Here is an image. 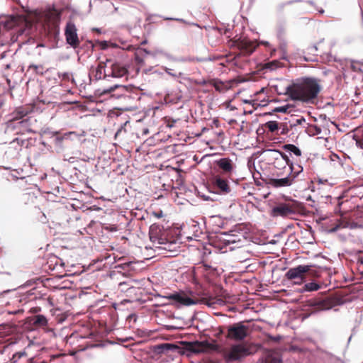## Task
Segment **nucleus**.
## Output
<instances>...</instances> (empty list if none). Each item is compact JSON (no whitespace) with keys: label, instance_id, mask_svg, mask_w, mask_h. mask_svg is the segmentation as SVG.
Segmentation results:
<instances>
[{"label":"nucleus","instance_id":"1","mask_svg":"<svg viewBox=\"0 0 363 363\" xmlns=\"http://www.w3.org/2000/svg\"><path fill=\"white\" fill-rule=\"evenodd\" d=\"M321 91L320 80L314 77L296 79L284 92L291 100L314 104Z\"/></svg>","mask_w":363,"mask_h":363},{"label":"nucleus","instance_id":"2","mask_svg":"<svg viewBox=\"0 0 363 363\" xmlns=\"http://www.w3.org/2000/svg\"><path fill=\"white\" fill-rule=\"evenodd\" d=\"M296 171H286L287 176L279 179H270L269 184L275 188L290 186L298 181L300 175L303 172V167L300 164H297Z\"/></svg>","mask_w":363,"mask_h":363},{"label":"nucleus","instance_id":"3","mask_svg":"<svg viewBox=\"0 0 363 363\" xmlns=\"http://www.w3.org/2000/svg\"><path fill=\"white\" fill-rule=\"evenodd\" d=\"M184 348L186 352H190L194 354H201L218 350V346L214 342L194 341L184 342Z\"/></svg>","mask_w":363,"mask_h":363},{"label":"nucleus","instance_id":"4","mask_svg":"<svg viewBox=\"0 0 363 363\" xmlns=\"http://www.w3.org/2000/svg\"><path fill=\"white\" fill-rule=\"evenodd\" d=\"M108 67L106 70H104V78L113 77L127 79L128 70L126 65L118 61H113L111 59L107 60Z\"/></svg>","mask_w":363,"mask_h":363},{"label":"nucleus","instance_id":"5","mask_svg":"<svg viewBox=\"0 0 363 363\" xmlns=\"http://www.w3.org/2000/svg\"><path fill=\"white\" fill-rule=\"evenodd\" d=\"M308 265H298L289 269L285 274L287 279L293 281L295 284H301L306 281V274L309 272Z\"/></svg>","mask_w":363,"mask_h":363},{"label":"nucleus","instance_id":"6","mask_svg":"<svg viewBox=\"0 0 363 363\" xmlns=\"http://www.w3.org/2000/svg\"><path fill=\"white\" fill-rule=\"evenodd\" d=\"M35 105L28 104L17 107L11 114V118L8 121V125H16V122L30 117L29 115L34 111Z\"/></svg>","mask_w":363,"mask_h":363},{"label":"nucleus","instance_id":"7","mask_svg":"<svg viewBox=\"0 0 363 363\" xmlns=\"http://www.w3.org/2000/svg\"><path fill=\"white\" fill-rule=\"evenodd\" d=\"M231 47H235L240 50L243 55H251L258 46V43L255 40H251L247 38H239L231 40Z\"/></svg>","mask_w":363,"mask_h":363},{"label":"nucleus","instance_id":"8","mask_svg":"<svg viewBox=\"0 0 363 363\" xmlns=\"http://www.w3.org/2000/svg\"><path fill=\"white\" fill-rule=\"evenodd\" d=\"M249 327L244 325L243 322L234 323L228 329L227 337L234 340H242L248 335Z\"/></svg>","mask_w":363,"mask_h":363},{"label":"nucleus","instance_id":"9","mask_svg":"<svg viewBox=\"0 0 363 363\" xmlns=\"http://www.w3.org/2000/svg\"><path fill=\"white\" fill-rule=\"evenodd\" d=\"M250 354L249 349L245 345H235L225 354V359L227 362H233L246 357Z\"/></svg>","mask_w":363,"mask_h":363},{"label":"nucleus","instance_id":"10","mask_svg":"<svg viewBox=\"0 0 363 363\" xmlns=\"http://www.w3.org/2000/svg\"><path fill=\"white\" fill-rule=\"evenodd\" d=\"M77 30L75 25L72 23H68L65 30L67 43L74 49L78 48L80 43Z\"/></svg>","mask_w":363,"mask_h":363},{"label":"nucleus","instance_id":"11","mask_svg":"<svg viewBox=\"0 0 363 363\" xmlns=\"http://www.w3.org/2000/svg\"><path fill=\"white\" fill-rule=\"evenodd\" d=\"M163 297L167 300L175 301L176 303L186 306L194 305L196 303V301L187 296L184 291L176 292L174 294H169Z\"/></svg>","mask_w":363,"mask_h":363},{"label":"nucleus","instance_id":"12","mask_svg":"<svg viewBox=\"0 0 363 363\" xmlns=\"http://www.w3.org/2000/svg\"><path fill=\"white\" fill-rule=\"evenodd\" d=\"M311 306L315 311L329 310L335 306V300L331 297L314 300Z\"/></svg>","mask_w":363,"mask_h":363},{"label":"nucleus","instance_id":"13","mask_svg":"<svg viewBox=\"0 0 363 363\" xmlns=\"http://www.w3.org/2000/svg\"><path fill=\"white\" fill-rule=\"evenodd\" d=\"M257 363H283L281 354L275 350H266Z\"/></svg>","mask_w":363,"mask_h":363},{"label":"nucleus","instance_id":"14","mask_svg":"<svg viewBox=\"0 0 363 363\" xmlns=\"http://www.w3.org/2000/svg\"><path fill=\"white\" fill-rule=\"evenodd\" d=\"M16 125H8L9 128L12 130H17V133H30L33 132L31 128V117H27L25 119L21 120L19 121L16 122Z\"/></svg>","mask_w":363,"mask_h":363},{"label":"nucleus","instance_id":"15","mask_svg":"<svg viewBox=\"0 0 363 363\" xmlns=\"http://www.w3.org/2000/svg\"><path fill=\"white\" fill-rule=\"evenodd\" d=\"M318 47L317 45H308L306 48L301 50L300 57H303V60L306 62L315 61V57L318 55Z\"/></svg>","mask_w":363,"mask_h":363},{"label":"nucleus","instance_id":"16","mask_svg":"<svg viewBox=\"0 0 363 363\" xmlns=\"http://www.w3.org/2000/svg\"><path fill=\"white\" fill-rule=\"evenodd\" d=\"M214 187L219 191L220 194H228L230 191V188L228 184V182L220 177V176H216L214 178L213 182Z\"/></svg>","mask_w":363,"mask_h":363},{"label":"nucleus","instance_id":"17","mask_svg":"<svg viewBox=\"0 0 363 363\" xmlns=\"http://www.w3.org/2000/svg\"><path fill=\"white\" fill-rule=\"evenodd\" d=\"M294 212L291 207L286 203H281L272 208L273 216H286Z\"/></svg>","mask_w":363,"mask_h":363},{"label":"nucleus","instance_id":"18","mask_svg":"<svg viewBox=\"0 0 363 363\" xmlns=\"http://www.w3.org/2000/svg\"><path fill=\"white\" fill-rule=\"evenodd\" d=\"M217 165L225 174H230L234 168V164L229 158L220 159L217 161Z\"/></svg>","mask_w":363,"mask_h":363},{"label":"nucleus","instance_id":"19","mask_svg":"<svg viewBox=\"0 0 363 363\" xmlns=\"http://www.w3.org/2000/svg\"><path fill=\"white\" fill-rule=\"evenodd\" d=\"M161 230L159 225H152L150 228L149 235L150 239L152 242H156L161 244L162 242L161 241L162 239L160 238Z\"/></svg>","mask_w":363,"mask_h":363},{"label":"nucleus","instance_id":"20","mask_svg":"<svg viewBox=\"0 0 363 363\" xmlns=\"http://www.w3.org/2000/svg\"><path fill=\"white\" fill-rule=\"evenodd\" d=\"M277 153H278L279 155V158H281L283 159L286 163L288 164V169L287 170L289 171H291V172H293V171H296V169H297V164H298V160H296V161H293V160H291L289 157V156L287 155H286L284 152H282L281 151H276Z\"/></svg>","mask_w":363,"mask_h":363},{"label":"nucleus","instance_id":"21","mask_svg":"<svg viewBox=\"0 0 363 363\" xmlns=\"http://www.w3.org/2000/svg\"><path fill=\"white\" fill-rule=\"evenodd\" d=\"M108 67L107 60L106 62H100L93 72L94 77L96 80H99L104 78V70H106Z\"/></svg>","mask_w":363,"mask_h":363},{"label":"nucleus","instance_id":"22","mask_svg":"<svg viewBox=\"0 0 363 363\" xmlns=\"http://www.w3.org/2000/svg\"><path fill=\"white\" fill-rule=\"evenodd\" d=\"M208 83L213 86L215 89L220 93H224L229 89L227 84L216 79H208Z\"/></svg>","mask_w":363,"mask_h":363},{"label":"nucleus","instance_id":"23","mask_svg":"<svg viewBox=\"0 0 363 363\" xmlns=\"http://www.w3.org/2000/svg\"><path fill=\"white\" fill-rule=\"evenodd\" d=\"M147 54L146 51L143 49H138L134 55L135 61L138 66L137 72H139L140 67L144 65V56Z\"/></svg>","mask_w":363,"mask_h":363},{"label":"nucleus","instance_id":"24","mask_svg":"<svg viewBox=\"0 0 363 363\" xmlns=\"http://www.w3.org/2000/svg\"><path fill=\"white\" fill-rule=\"evenodd\" d=\"M287 166H288V164L286 163V162L283 159L278 158V157L274 158V167L275 169L280 171V172L277 173V176H279V177L282 176L284 174V172H282L281 170L288 169L286 167Z\"/></svg>","mask_w":363,"mask_h":363},{"label":"nucleus","instance_id":"25","mask_svg":"<svg viewBox=\"0 0 363 363\" xmlns=\"http://www.w3.org/2000/svg\"><path fill=\"white\" fill-rule=\"evenodd\" d=\"M116 89H120L123 91H124V97H128L129 96L127 94V93L128 92V87L125 86H121V85H114V86H111L110 88L107 89H104L101 91V92L100 93L101 95H104V94H110L113 91H114Z\"/></svg>","mask_w":363,"mask_h":363},{"label":"nucleus","instance_id":"26","mask_svg":"<svg viewBox=\"0 0 363 363\" xmlns=\"http://www.w3.org/2000/svg\"><path fill=\"white\" fill-rule=\"evenodd\" d=\"M283 149L291 154H294L297 157H300L302 155L301 150L293 144H286L283 146Z\"/></svg>","mask_w":363,"mask_h":363},{"label":"nucleus","instance_id":"27","mask_svg":"<svg viewBox=\"0 0 363 363\" xmlns=\"http://www.w3.org/2000/svg\"><path fill=\"white\" fill-rule=\"evenodd\" d=\"M33 324L36 327H44L48 325V320L43 315H37L33 318Z\"/></svg>","mask_w":363,"mask_h":363},{"label":"nucleus","instance_id":"28","mask_svg":"<svg viewBox=\"0 0 363 363\" xmlns=\"http://www.w3.org/2000/svg\"><path fill=\"white\" fill-rule=\"evenodd\" d=\"M265 127L268 129L269 131L272 133L277 131L281 128V126H279V123L274 121L266 123Z\"/></svg>","mask_w":363,"mask_h":363},{"label":"nucleus","instance_id":"29","mask_svg":"<svg viewBox=\"0 0 363 363\" xmlns=\"http://www.w3.org/2000/svg\"><path fill=\"white\" fill-rule=\"evenodd\" d=\"M320 288V286L315 282H310L306 284L303 286V290L306 291H318Z\"/></svg>","mask_w":363,"mask_h":363},{"label":"nucleus","instance_id":"30","mask_svg":"<svg viewBox=\"0 0 363 363\" xmlns=\"http://www.w3.org/2000/svg\"><path fill=\"white\" fill-rule=\"evenodd\" d=\"M281 62L278 60H273L272 62H267L265 64V68L269 69H274L277 67H281Z\"/></svg>","mask_w":363,"mask_h":363},{"label":"nucleus","instance_id":"31","mask_svg":"<svg viewBox=\"0 0 363 363\" xmlns=\"http://www.w3.org/2000/svg\"><path fill=\"white\" fill-rule=\"evenodd\" d=\"M347 222H344L338 220L335 225L330 229V232H335L340 228H345L347 226Z\"/></svg>","mask_w":363,"mask_h":363},{"label":"nucleus","instance_id":"32","mask_svg":"<svg viewBox=\"0 0 363 363\" xmlns=\"http://www.w3.org/2000/svg\"><path fill=\"white\" fill-rule=\"evenodd\" d=\"M29 69H33L36 74H43V65H30L28 67Z\"/></svg>","mask_w":363,"mask_h":363},{"label":"nucleus","instance_id":"33","mask_svg":"<svg viewBox=\"0 0 363 363\" xmlns=\"http://www.w3.org/2000/svg\"><path fill=\"white\" fill-rule=\"evenodd\" d=\"M59 77L63 80L69 81L72 78V75L69 72L59 73Z\"/></svg>","mask_w":363,"mask_h":363},{"label":"nucleus","instance_id":"34","mask_svg":"<svg viewBox=\"0 0 363 363\" xmlns=\"http://www.w3.org/2000/svg\"><path fill=\"white\" fill-rule=\"evenodd\" d=\"M289 108H291V106L289 105H286L276 108L274 109V111L281 113H288Z\"/></svg>","mask_w":363,"mask_h":363},{"label":"nucleus","instance_id":"35","mask_svg":"<svg viewBox=\"0 0 363 363\" xmlns=\"http://www.w3.org/2000/svg\"><path fill=\"white\" fill-rule=\"evenodd\" d=\"M165 123L167 126L172 128L174 125V123L179 121V119H172L171 118H164Z\"/></svg>","mask_w":363,"mask_h":363},{"label":"nucleus","instance_id":"36","mask_svg":"<svg viewBox=\"0 0 363 363\" xmlns=\"http://www.w3.org/2000/svg\"><path fill=\"white\" fill-rule=\"evenodd\" d=\"M72 132L65 133L62 136L57 137L56 140L58 142H62L64 139H67L68 137L72 134Z\"/></svg>","mask_w":363,"mask_h":363},{"label":"nucleus","instance_id":"37","mask_svg":"<svg viewBox=\"0 0 363 363\" xmlns=\"http://www.w3.org/2000/svg\"><path fill=\"white\" fill-rule=\"evenodd\" d=\"M192 62H206L207 61V59L206 58H199V57H193L191 60Z\"/></svg>","mask_w":363,"mask_h":363},{"label":"nucleus","instance_id":"38","mask_svg":"<svg viewBox=\"0 0 363 363\" xmlns=\"http://www.w3.org/2000/svg\"><path fill=\"white\" fill-rule=\"evenodd\" d=\"M41 311V308L40 307H33L30 309V312L33 313H38Z\"/></svg>","mask_w":363,"mask_h":363},{"label":"nucleus","instance_id":"39","mask_svg":"<svg viewBox=\"0 0 363 363\" xmlns=\"http://www.w3.org/2000/svg\"><path fill=\"white\" fill-rule=\"evenodd\" d=\"M154 215L157 218H162L163 216L162 211L160 210L158 212H155Z\"/></svg>","mask_w":363,"mask_h":363},{"label":"nucleus","instance_id":"40","mask_svg":"<svg viewBox=\"0 0 363 363\" xmlns=\"http://www.w3.org/2000/svg\"><path fill=\"white\" fill-rule=\"evenodd\" d=\"M313 128L315 130V132L313 133V134L318 135V134H320L321 133V128H320L317 127V126H314Z\"/></svg>","mask_w":363,"mask_h":363},{"label":"nucleus","instance_id":"41","mask_svg":"<svg viewBox=\"0 0 363 363\" xmlns=\"http://www.w3.org/2000/svg\"><path fill=\"white\" fill-rule=\"evenodd\" d=\"M279 126H281V128L282 127V130L280 132V134H286L288 130H286L285 125L281 123Z\"/></svg>","mask_w":363,"mask_h":363},{"label":"nucleus","instance_id":"42","mask_svg":"<svg viewBox=\"0 0 363 363\" xmlns=\"http://www.w3.org/2000/svg\"><path fill=\"white\" fill-rule=\"evenodd\" d=\"M162 347H164V348L165 347V348H167V349H170V348H172V347H174V346L173 345L167 344H167H164V345H162Z\"/></svg>","mask_w":363,"mask_h":363},{"label":"nucleus","instance_id":"43","mask_svg":"<svg viewBox=\"0 0 363 363\" xmlns=\"http://www.w3.org/2000/svg\"><path fill=\"white\" fill-rule=\"evenodd\" d=\"M245 103H248V104L252 103V105H258V104L255 101V100H252V101H247V100H245Z\"/></svg>","mask_w":363,"mask_h":363},{"label":"nucleus","instance_id":"44","mask_svg":"<svg viewBox=\"0 0 363 363\" xmlns=\"http://www.w3.org/2000/svg\"><path fill=\"white\" fill-rule=\"evenodd\" d=\"M235 242H236V240L235 239H233V238H230V239L226 240L227 244L235 243Z\"/></svg>","mask_w":363,"mask_h":363},{"label":"nucleus","instance_id":"45","mask_svg":"<svg viewBox=\"0 0 363 363\" xmlns=\"http://www.w3.org/2000/svg\"><path fill=\"white\" fill-rule=\"evenodd\" d=\"M358 262H360L361 264H363V255H361L358 257Z\"/></svg>","mask_w":363,"mask_h":363},{"label":"nucleus","instance_id":"46","mask_svg":"<svg viewBox=\"0 0 363 363\" xmlns=\"http://www.w3.org/2000/svg\"><path fill=\"white\" fill-rule=\"evenodd\" d=\"M199 84H201V85H206V84H209L208 83V80L207 81L206 80H203L202 82H199Z\"/></svg>","mask_w":363,"mask_h":363},{"label":"nucleus","instance_id":"47","mask_svg":"<svg viewBox=\"0 0 363 363\" xmlns=\"http://www.w3.org/2000/svg\"><path fill=\"white\" fill-rule=\"evenodd\" d=\"M12 26H13V24H11V23L10 24V23H7L6 24V27L7 28H12Z\"/></svg>","mask_w":363,"mask_h":363},{"label":"nucleus","instance_id":"48","mask_svg":"<svg viewBox=\"0 0 363 363\" xmlns=\"http://www.w3.org/2000/svg\"><path fill=\"white\" fill-rule=\"evenodd\" d=\"M261 43L266 46H269V43L267 41H262V42H261Z\"/></svg>","mask_w":363,"mask_h":363},{"label":"nucleus","instance_id":"49","mask_svg":"<svg viewBox=\"0 0 363 363\" xmlns=\"http://www.w3.org/2000/svg\"><path fill=\"white\" fill-rule=\"evenodd\" d=\"M276 52V50L275 49H272L270 52V55L271 57H272L274 55V53Z\"/></svg>","mask_w":363,"mask_h":363},{"label":"nucleus","instance_id":"50","mask_svg":"<svg viewBox=\"0 0 363 363\" xmlns=\"http://www.w3.org/2000/svg\"><path fill=\"white\" fill-rule=\"evenodd\" d=\"M264 88H262V89H260V91H259L256 92V94H256V95H257V94H260V93L263 92V91H264Z\"/></svg>","mask_w":363,"mask_h":363},{"label":"nucleus","instance_id":"51","mask_svg":"<svg viewBox=\"0 0 363 363\" xmlns=\"http://www.w3.org/2000/svg\"><path fill=\"white\" fill-rule=\"evenodd\" d=\"M111 46L112 48H116V47H118V46H117V45H116V44H115V43H111Z\"/></svg>","mask_w":363,"mask_h":363},{"label":"nucleus","instance_id":"52","mask_svg":"<svg viewBox=\"0 0 363 363\" xmlns=\"http://www.w3.org/2000/svg\"><path fill=\"white\" fill-rule=\"evenodd\" d=\"M93 30H94V31H96V32H97V33H100V30H99V28H93Z\"/></svg>","mask_w":363,"mask_h":363},{"label":"nucleus","instance_id":"53","mask_svg":"<svg viewBox=\"0 0 363 363\" xmlns=\"http://www.w3.org/2000/svg\"><path fill=\"white\" fill-rule=\"evenodd\" d=\"M132 48H133V46H132V45H129V46L126 48V50H131Z\"/></svg>","mask_w":363,"mask_h":363},{"label":"nucleus","instance_id":"54","mask_svg":"<svg viewBox=\"0 0 363 363\" xmlns=\"http://www.w3.org/2000/svg\"><path fill=\"white\" fill-rule=\"evenodd\" d=\"M144 134H147L148 133V130H145L144 132H143Z\"/></svg>","mask_w":363,"mask_h":363},{"label":"nucleus","instance_id":"55","mask_svg":"<svg viewBox=\"0 0 363 363\" xmlns=\"http://www.w3.org/2000/svg\"><path fill=\"white\" fill-rule=\"evenodd\" d=\"M120 285L123 286V285H124V283H121Z\"/></svg>","mask_w":363,"mask_h":363},{"label":"nucleus","instance_id":"56","mask_svg":"<svg viewBox=\"0 0 363 363\" xmlns=\"http://www.w3.org/2000/svg\"><path fill=\"white\" fill-rule=\"evenodd\" d=\"M42 363H46V362H43Z\"/></svg>","mask_w":363,"mask_h":363}]
</instances>
